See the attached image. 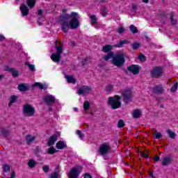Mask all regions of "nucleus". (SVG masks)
I'll return each mask as SVG.
<instances>
[{
  "instance_id": "052dcab7",
  "label": "nucleus",
  "mask_w": 178,
  "mask_h": 178,
  "mask_svg": "<svg viewBox=\"0 0 178 178\" xmlns=\"http://www.w3.org/2000/svg\"><path fill=\"white\" fill-rule=\"evenodd\" d=\"M88 60V58H87L82 60V65H83V66L87 65Z\"/></svg>"
},
{
  "instance_id": "603ef678",
  "label": "nucleus",
  "mask_w": 178,
  "mask_h": 178,
  "mask_svg": "<svg viewBox=\"0 0 178 178\" xmlns=\"http://www.w3.org/2000/svg\"><path fill=\"white\" fill-rule=\"evenodd\" d=\"M76 134L79 136V138H84V134H82L80 130L76 131Z\"/></svg>"
},
{
  "instance_id": "c03bdc74",
  "label": "nucleus",
  "mask_w": 178,
  "mask_h": 178,
  "mask_svg": "<svg viewBox=\"0 0 178 178\" xmlns=\"http://www.w3.org/2000/svg\"><path fill=\"white\" fill-rule=\"evenodd\" d=\"M113 90V85L110 84L105 87V91L106 92H110V91H112Z\"/></svg>"
},
{
  "instance_id": "f3484780",
  "label": "nucleus",
  "mask_w": 178,
  "mask_h": 178,
  "mask_svg": "<svg viewBox=\"0 0 178 178\" xmlns=\"http://www.w3.org/2000/svg\"><path fill=\"white\" fill-rule=\"evenodd\" d=\"M19 9L22 16H27V15H29L30 12L29 7H27V6H26L25 4H22L19 7Z\"/></svg>"
},
{
  "instance_id": "a18cd8bd",
  "label": "nucleus",
  "mask_w": 178,
  "mask_h": 178,
  "mask_svg": "<svg viewBox=\"0 0 178 178\" xmlns=\"http://www.w3.org/2000/svg\"><path fill=\"white\" fill-rule=\"evenodd\" d=\"M33 87H39L40 90H44V85L40 82H36L33 85Z\"/></svg>"
},
{
  "instance_id": "69168bd1",
  "label": "nucleus",
  "mask_w": 178,
  "mask_h": 178,
  "mask_svg": "<svg viewBox=\"0 0 178 178\" xmlns=\"http://www.w3.org/2000/svg\"><path fill=\"white\" fill-rule=\"evenodd\" d=\"M144 3H148L149 2V0H142Z\"/></svg>"
},
{
  "instance_id": "de8ad7c7",
  "label": "nucleus",
  "mask_w": 178,
  "mask_h": 178,
  "mask_svg": "<svg viewBox=\"0 0 178 178\" xmlns=\"http://www.w3.org/2000/svg\"><path fill=\"white\" fill-rule=\"evenodd\" d=\"M118 127H119L120 129L124 127V121H123V120H120L118 121Z\"/></svg>"
},
{
  "instance_id": "a878e982",
  "label": "nucleus",
  "mask_w": 178,
  "mask_h": 178,
  "mask_svg": "<svg viewBox=\"0 0 178 178\" xmlns=\"http://www.w3.org/2000/svg\"><path fill=\"white\" fill-rule=\"evenodd\" d=\"M65 79L67 80V82L70 84H74L76 81V79L73 77V76L66 75Z\"/></svg>"
},
{
  "instance_id": "79ce46f5",
  "label": "nucleus",
  "mask_w": 178,
  "mask_h": 178,
  "mask_svg": "<svg viewBox=\"0 0 178 178\" xmlns=\"http://www.w3.org/2000/svg\"><path fill=\"white\" fill-rule=\"evenodd\" d=\"M177 88H178V83L176 82L170 88V92H176L177 91Z\"/></svg>"
},
{
  "instance_id": "f257e3e1",
  "label": "nucleus",
  "mask_w": 178,
  "mask_h": 178,
  "mask_svg": "<svg viewBox=\"0 0 178 178\" xmlns=\"http://www.w3.org/2000/svg\"><path fill=\"white\" fill-rule=\"evenodd\" d=\"M72 19L70 22L68 21H59L61 31L63 33L66 34L69 32V29L71 30H76L80 27V20L79 17V14L76 12H72Z\"/></svg>"
},
{
  "instance_id": "864d4df0",
  "label": "nucleus",
  "mask_w": 178,
  "mask_h": 178,
  "mask_svg": "<svg viewBox=\"0 0 178 178\" xmlns=\"http://www.w3.org/2000/svg\"><path fill=\"white\" fill-rule=\"evenodd\" d=\"M142 156L143 158H145L146 159L149 158V154H148V152H146V153H142Z\"/></svg>"
},
{
  "instance_id": "9d476101",
  "label": "nucleus",
  "mask_w": 178,
  "mask_h": 178,
  "mask_svg": "<svg viewBox=\"0 0 178 178\" xmlns=\"http://www.w3.org/2000/svg\"><path fill=\"white\" fill-rule=\"evenodd\" d=\"M91 86H83L80 88L77 92L79 95H83L85 94H89L91 91Z\"/></svg>"
},
{
  "instance_id": "bf43d9fd",
  "label": "nucleus",
  "mask_w": 178,
  "mask_h": 178,
  "mask_svg": "<svg viewBox=\"0 0 178 178\" xmlns=\"http://www.w3.org/2000/svg\"><path fill=\"white\" fill-rule=\"evenodd\" d=\"M154 162H158L159 161H161V157L159 156H156L154 159Z\"/></svg>"
},
{
  "instance_id": "c9c22d12",
  "label": "nucleus",
  "mask_w": 178,
  "mask_h": 178,
  "mask_svg": "<svg viewBox=\"0 0 178 178\" xmlns=\"http://www.w3.org/2000/svg\"><path fill=\"white\" fill-rule=\"evenodd\" d=\"M131 47L134 51H136V49H138V48L141 47V44L134 42L132 44H131Z\"/></svg>"
},
{
  "instance_id": "774afa93",
  "label": "nucleus",
  "mask_w": 178,
  "mask_h": 178,
  "mask_svg": "<svg viewBox=\"0 0 178 178\" xmlns=\"http://www.w3.org/2000/svg\"><path fill=\"white\" fill-rule=\"evenodd\" d=\"M123 70L124 71V73H125V74H128V73H129V71H127V70H124V69H123Z\"/></svg>"
},
{
  "instance_id": "2f4dec72",
  "label": "nucleus",
  "mask_w": 178,
  "mask_h": 178,
  "mask_svg": "<svg viewBox=\"0 0 178 178\" xmlns=\"http://www.w3.org/2000/svg\"><path fill=\"white\" fill-rule=\"evenodd\" d=\"M26 4L30 9H32L35 6V0H27Z\"/></svg>"
},
{
  "instance_id": "e433bc0d",
  "label": "nucleus",
  "mask_w": 178,
  "mask_h": 178,
  "mask_svg": "<svg viewBox=\"0 0 178 178\" xmlns=\"http://www.w3.org/2000/svg\"><path fill=\"white\" fill-rule=\"evenodd\" d=\"M60 174L58 171H55L53 173H51L49 178H60Z\"/></svg>"
},
{
  "instance_id": "412c9836",
  "label": "nucleus",
  "mask_w": 178,
  "mask_h": 178,
  "mask_svg": "<svg viewBox=\"0 0 178 178\" xmlns=\"http://www.w3.org/2000/svg\"><path fill=\"white\" fill-rule=\"evenodd\" d=\"M56 147L57 149H65V148H67V145H66L65 142L59 140L58 142H57Z\"/></svg>"
},
{
  "instance_id": "3c124183",
  "label": "nucleus",
  "mask_w": 178,
  "mask_h": 178,
  "mask_svg": "<svg viewBox=\"0 0 178 178\" xmlns=\"http://www.w3.org/2000/svg\"><path fill=\"white\" fill-rule=\"evenodd\" d=\"M42 169L44 173H48V172H49V165H43Z\"/></svg>"
},
{
  "instance_id": "aec40b11",
  "label": "nucleus",
  "mask_w": 178,
  "mask_h": 178,
  "mask_svg": "<svg viewBox=\"0 0 178 178\" xmlns=\"http://www.w3.org/2000/svg\"><path fill=\"white\" fill-rule=\"evenodd\" d=\"M172 162H173V158L169 156L164 157V159L162 161V165L163 166H168V165H170Z\"/></svg>"
},
{
  "instance_id": "423d86ee",
  "label": "nucleus",
  "mask_w": 178,
  "mask_h": 178,
  "mask_svg": "<svg viewBox=\"0 0 178 178\" xmlns=\"http://www.w3.org/2000/svg\"><path fill=\"white\" fill-rule=\"evenodd\" d=\"M122 96L123 97L124 101L127 104L130 102L133 98V92L130 89H126L122 91Z\"/></svg>"
},
{
  "instance_id": "a19ab883",
  "label": "nucleus",
  "mask_w": 178,
  "mask_h": 178,
  "mask_svg": "<svg viewBox=\"0 0 178 178\" xmlns=\"http://www.w3.org/2000/svg\"><path fill=\"white\" fill-rule=\"evenodd\" d=\"M41 153V150L40 149V146H36L35 149L34 151V154L37 158L40 157V154Z\"/></svg>"
},
{
  "instance_id": "b1692460",
  "label": "nucleus",
  "mask_w": 178,
  "mask_h": 178,
  "mask_svg": "<svg viewBox=\"0 0 178 178\" xmlns=\"http://www.w3.org/2000/svg\"><path fill=\"white\" fill-rule=\"evenodd\" d=\"M19 97L16 95H13L10 97V102L8 103L9 108H10V106H12L13 104H15V102H17V99Z\"/></svg>"
},
{
  "instance_id": "338daca9",
  "label": "nucleus",
  "mask_w": 178,
  "mask_h": 178,
  "mask_svg": "<svg viewBox=\"0 0 178 178\" xmlns=\"http://www.w3.org/2000/svg\"><path fill=\"white\" fill-rule=\"evenodd\" d=\"M74 111L75 112H77V111H79V108H76V107H75V108H74Z\"/></svg>"
},
{
  "instance_id": "9b49d317",
  "label": "nucleus",
  "mask_w": 178,
  "mask_h": 178,
  "mask_svg": "<svg viewBox=\"0 0 178 178\" xmlns=\"http://www.w3.org/2000/svg\"><path fill=\"white\" fill-rule=\"evenodd\" d=\"M81 171L77 168H73L70 170L69 174L67 175L68 178H79Z\"/></svg>"
},
{
  "instance_id": "0eeeda50",
  "label": "nucleus",
  "mask_w": 178,
  "mask_h": 178,
  "mask_svg": "<svg viewBox=\"0 0 178 178\" xmlns=\"http://www.w3.org/2000/svg\"><path fill=\"white\" fill-rule=\"evenodd\" d=\"M127 69L128 72H130V73H132V74L136 76V74H138V73H140L141 66L139 65L132 64L131 66H128Z\"/></svg>"
},
{
  "instance_id": "f03ea898",
  "label": "nucleus",
  "mask_w": 178,
  "mask_h": 178,
  "mask_svg": "<svg viewBox=\"0 0 178 178\" xmlns=\"http://www.w3.org/2000/svg\"><path fill=\"white\" fill-rule=\"evenodd\" d=\"M122 97L120 95H115L114 97H109L108 99V104L111 106V109H119L122 106V102H120Z\"/></svg>"
},
{
  "instance_id": "393cba45",
  "label": "nucleus",
  "mask_w": 178,
  "mask_h": 178,
  "mask_svg": "<svg viewBox=\"0 0 178 178\" xmlns=\"http://www.w3.org/2000/svg\"><path fill=\"white\" fill-rule=\"evenodd\" d=\"M90 19L91 26H96V24H98V18L97 17V15H90Z\"/></svg>"
},
{
  "instance_id": "cd10ccee",
  "label": "nucleus",
  "mask_w": 178,
  "mask_h": 178,
  "mask_svg": "<svg viewBox=\"0 0 178 178\" xmlns=\"http://www.w3.org/2000/svg\"><path fill=\"white\" fill-rule=\"evenodd\" d=\"M27 165H29V168H30L31 169H34V168L37 166V161H35V160L34 159H30L29 160Z\"/></svg>"
},
{
  "instance_id": "72a5a7b5",
  "label": "nucleus",
  "mask_w": 178,
  "mask_h": 178,
  "mask_svg": "<svg viewBox=\"0 0 178 178\" xmlns=\"http://www.w3.org/2000/svg\"><path fill=\"white\" fill-rule=\"evenodd\" d=\"M56 152H58V150L55 149V147H50L48 150H47V154L49 155H54V154H56Z\"/></svg>"
},
{
  "instance_id": "2eb2a0df",
  "label": "nucleus",
  "mask_w": 178,
  "mask_h": 178,
  "mask_svg": "<svg viewBox=\"0 0 178 178\" xmlns=\"http://www.w3.org/2000/svg\"><path fill=\"white\" fill-rule=\"evenodd\" d=\"M70 19H71V20L73 19V17L72 16V13L71 14H67V13H64L62 15H60L59 17V22H67V20H69Z\"/></svg>"
},
{
  "instance_id": "6e6552de",
  "label": "nucleus",
  "mask_w": 178,
  "mask_h": 178,
  "mask_svg": "<svg viewBox=\"0 0 178 178\" xmlns=\"http://www.w3.org/2000/svg\"><path fill=\"white\" fill-rule=\"evenodd\" d=\"M111 151V146L108 143H103L99 148L100 155H106Z\"/></svg>"
},
{
  "instance_id": "bb28decb",
  "label": "nucleus",
  "mask_w": 178,
  "mask_h": 178,
  "mask_svg": "<svg viewBox=\"0 0 178 178\" xmlns=\"http://www.w3.org/2000/svg\"><path fill=\"white\" fill-rule=\"evenodd\" d=\"M130 42H129V40H120V42L117 44H115L114 47H115L116 48H123V46L126 44H129Z\"/></svg>"
},
{
  "instance_id": "680f3d73",
  "label": "nucleus",
  "mask_w": 178,
  "mask_h": 178,
  "mask_svg": "<svg viewBox=\"0 0 178 178\" xmlns=\"http://www.w3.org/2000/svg\"><path fill=\"white\" fill-rule=\"evenodd\" d=\"M149 176H150V177H153L154 176V172L149 170Z\"/></svg>"
},
{
  "instance_id": "f704fd0d",
  "label": "nucleus",
  "mask_w": 178,
  "mask_h": 178,
  "mask_svg": "<svg viewBox=\"0 0 178 178\" xmlns=\"http://www.w3.org/2000/svg\"><path fill=\"white\" fill-rule=\"evenodd\" d=\"M167 133H168L170 138H172V140H175V138H176V133L172 131L170 129L167 130Z\"/></svg>"
},
{
  "instance_id": "13d9d810",
  "label": "nucleus",
  "mask_w": 178,
  "mask_h": 178,
  "mask_svg": "<svg viewBox=\"0 0 178 178\" xmlns=\"http://www.w3.org/2000/svg\"><path fill=\"white\" fill-rule=\"evenodd\" d=\"M84 178H92V176H91L88 172H86L84 175Z\"/></svg>"
},
{
  "instance_id": "f8f14e48",
  "label": "nucleus",
  "mask_w": 178,
  "mask_h": 178,
  "mask_svg": "<svg viewBox=\"0 0 178 178\" xmlns=\"http://www.w3.org/2000/svg\"><path fill=\"white\" fill-rule=\"evenodd\" d=\"M153 94H163L165 92V87L161 85H157L152 88Z\"/></svg>"
},
{
  "instance_id": "4d7b16f0",
  "label": "nucleus",
  "mask_w": 178,
  "mask_h": 178,
  "mask_svg": "<svg viewBox=\"0 0 178 178\" xmlns=\"http://www.w3.org/2000/svg\"><path fill=\"white\" fill-rule=\"evenodd\" d=\"M44 14V10H42V9H39L38 10V15H39V16H41L42 15H43Z\"/></svg>"
},
{
  "instance_id": "ea45409f",
  "label": "nucleus",
  "mask_w": 178,
  "mask_h": 178,
  "mask_svg": "<svg viewBox=\"0 0 178 178\" xmlns=\"http://www.w3.org/2000/svg\"><path fill=\"white\" fill-rule=\"evenodd\" d=\"M1 133L4 137H8V136L10 134V131L6 129H1Z\"/></svg>"
},
{
  "instance_id": "c756f323",
  "label": "nucleus",
  "mask_w": 178,
  "mask_h": 178,
  "mask_svg": "<svg viewBox=\"0 0 178 178\" xmlns=\"http://www.w3.org/2000/svg\"><path fill=\"white\" fill-rule=\"evenodd\" d=\"M170 19L171 20L172 26H176V24H177V19H175V12L170 13Z\"/></svg>"
},
{
  "instance_id": "6e6d98bb",
  "label": "nucleus",
  "mask_w": 178,
  "mask_h": 178,
  "mask_svg": "<svg viewBox=\"0 0 178 178\" xmlns=\"http://www.w3.org/2000/svg\"><path fill=\"white\" fill-rule=\"evenodd\" d=\"M10 178H16V171L15 170L11 171V175Z\"/></svg>"
},
{
  "instance_id": "49530a36",
  "label": "nucleus",
  "mask_w": 178,
  "mask_h": 178,
  "mask_svg": "<svg viewBox=\"0 0 178 178\" xmlns=\"http://www.w3.org/2000/svg\"><path fill=\"white\" fill-rule=\"evenodd\" d=\"M83 109L85 111H88V109H90V102H88V101H85L83 104Z\"/></svg>"
},
{
  "instance_id": "39448f33",
  "label": "nucleus",
  "mask_w": 178,
  "mask_h": 178,
  "mask_svg": "<svg viewBox=\"0 0 178 178\" xmlns=\"http://www.w3.org/2000/svg\"><path fill=\"white\" fill-rule=\"evenodd\" d=\"M23 113L26 115V116H34V115H35V108H34L33 106L26 104L23 107Z\"/></svg>"
},
{
  "instance_id": "1a4fd4ad",
  "label": "nucleus",
  "mask_w": 178,
  "mask_h": 178,
  "mask_svg": "<svg viewBox=\"0 0 178 178\" xmlns=\"http://www.w3.org/2000/svg\"><path fill=\"white\" fill-rule=\"evenodd\" d=\"M44 102L48 106L54 105L55 104V101H56V99L54 97V95H47L43 98Z\"/></svg>"
},
{
  "instance_id": "5fc2aeb1",
  "label": "nucleus",
  "mask_w": 178,
  "mask_h": 178,
  "mask_svg": "<svg viewBox=\"0 0 178 178\" xmlns=\"http://www.w3.org/2000/svg\"><path fill=\"white\" fill-rule=\"evenodd\" d=\"M101 15L104 17H106V16H108V13H106V11H105V10L101 11Z\"/></svg>"
},
{
  "instance_id": "c85d7f7f",
  "label": "nucleus",
  "mask_w": 178,
  "mask_h": 178,
  "mask_svg": "<svg viewBox=\"0 0 178 178\" xmlns=\"http://www.w3.org/2000/svg\"><path fill=\"white\" fill-rule=\"evenodd\" d=\"M114 56H115V53H113V51H111L108 54L103 56V59L104 60L108 61L109 60V59H113Z\"/></svg>"
},
{
  "instance_id": "4be33fe9",
  "label": "nucleus",
  "mask_w": 178,
  "mask_h": 178,
  "mask_svg": "<svg viewBox=\"0 0 178 178\" xmlns=\"http://www.w3.org/2000/svg\"><path fill=\"white\" fill-rule=\"evenodd\" d=\"M17 89L21 92H26V91H29V87L26 86V83H21L18 85Z\"/></svg>"
},
{
  "instance_id": "dca6fc26",
  "label": "nucleus",
  "mask_w": 178,
  "mask_h": 178,
  "mask_svg": "<svg viewBox=\"0 0 178 178\" xmlns=\"http://www.w3.org/2000/svg\"><path fill=\"white\" fill-rule=\"evenodd\" d=\"M58 141V136L56 134L52 135L48 140L47 146L52 147L55 143Z\"/></svg>"
},
{
  "instance_id": "473e14b6",
  "label": "nucleus",
  "mask_w": 178,
  "mask_h": 178,
  "mask_svg": "<svg viewBox=\"0 0 178 178\" xmlns=\"http://www.w3.org/2000/svg\"><path fill=\"white\" fill-rule=\"evenodd\" d=\"M129 30L132 34H137L138 33V29L133 24L129 26Z\"/></svg>"
},
{
  "instance_id": "e2e57ef3",
  "label": "nucleus",
  "mask_w": 178,
  "mask_h": 178,
  "mask_svg": "<svg viewBox=\"0 0 178 178\" xmlns=\"http://www.w3.org/2000/svg\"><path fill=\"white\" fill-rule=\"evenodd\" d=\"M5 40V36L3 35H1V41H3Z\"/></svg>"
},
{
  "instance_id": "4468645a",
  "label": "nucleus",
  "mask_w": 178,
  "mask_h": 178,
  "mask_svg": "<svg viewBox=\"0 0 178 178\" xmlns=\"http://www.w3.org/2000/svg\"><path fill=\"white\" fill-rule=\"evenodd\" d=\"M5 70L6 72H10V73H12L13 77H14V79H17V77H19V71H16L15 68H10L9 67V66L6 65L5 67Z\"/></svg>"
},
{
  "instance_id": "37998d69",
  "label": "nucleus",
  "mask_w": 178,
  "mask_h": 178,
  "mask_svg": "<svg viewBox=\"0 0 178 178\" xmlns=\"http://www.w3.org/2000/svg\"><path fill=\"white\" fill-rule=\"evenodd\" d=\"M138 59L140 62H146L147 61V56H144V54H141L138 56Z\"/></svg>"
},
{
  "instance_id": "7ed1b4c3",
  "label": "nucleus",
  "mask_w": 178,
  "mask_h": 178,
  "mask_svg": "<svg viewBox=\"0 0 178 178\" xmlns=\"http://www.w3.org/2000/svg\"><path fill=\"white\" fill-rule=\"evenodd\" d=\"M126 56H127L126 54H117L114 55L112 59V63L117 67H121L126 62Z\"/></svg>"
},
{
  "instance_id": "6ab92c4d",
  "label": "nucleus",
  "mask_w": 178,
  "mask_h": 178,
  "mask_svg": "<svg viewBox=\"0 0 178 178\" xmlns=\"http://www.w3.org/2000/svg\"><path fill=\"white\" fill-rule=\"evenodd\" d=\"M112 49H113V46L111 44H106L103 47L102 52H104V54H109L112 52Z\"/></svg>"
},
{
  "instance_id": "8fccbe9b",
  "label": "nucleus",
  "mask_w": 178,
  "mask_h": 178,
  "mask_svg": "<svg viewBox=\"0 0 178 178\" xmlns=\"http://www.w3.org/2000/svg\"><path fill=\"white\" fill-rule=\"evenodd\" d=\"M124 31H126V29H124V27L123 26H120V28H118L117 33H118V34H123Z\"/></svg>"
},
{
  "instance_id": "0e129e2a",
  "label": "nucleus",
  "mask_w": 178,
  "mask_h": 178,
  "mask_svg": "<svg viewBox=\"0 0 178 178\" xmlns=\"http://www.w3.org/2000/svg\"><path fill=\"white\" fill-rule=\"evenodd\" d=\"M132 9L134 10H136V9H137V6H136V5H132Z\"/></svg>"
},
{
  "instance_id": "4c0bfd02",
  "label": "nucleus",
  "mask_w": 178,
  "mask_h": 178,
  "mask_svg": "<svg viewBox=\"0 0 178 178\" xmlns=\"http://www.w3.org/2000/svg\"><path fill=\"white\" fill-rule=\"evenodd\" d=\"M3 172H5V173H9V172H10V165L8 164L3 165Z\"/></svg>"
},
{
  "instance_id": "a211bd4d",
  "label": "nucleus",
  "mask_w": 178,
  "mask_h": 178,
  "mask_svg": "<svg viewBox=\"0 0 178 178\" xmlns=\"http://www.w3.org/2000/svg\"><path fill=\"white\" fill-rule=\"evenodd\" d=\"M51 60L55 62L56 63H59L60 62V59H62V56L60 54H58L56 53H53L50 56Z\"/></svg>"
},
{
  "instance_id": "5701e85b",
  "label": "nucleus",
  "mask_w": 178,
  "mask_h": 178,
  "mask_svg": "<svg viewBox=\"0 0 178 178\" xmlns=\"http://www.w3.org/2000/svg\"><path fill=\"white\" fill-rule=\"evenodd\" d=\"M35 140V136L33 135L28 134L26 136V141L28 145H30V144H31V143H33V141H34Z\"/></svg>"
},
{
  "instance_id": "09e8293b",
  "label": "nucleus",
  "mask_w": 178,
  "mask_h": 178,
  "mask_svg": "<svg viewBox=\"0 0 178 178\" xmlns=\"http://www.w3.org/2000/svg\"><path fill=\"white\" fill-rule=\"evenodd\" d=\"M154 136V138H156V140H159L162 138V134L161 132H156Z\"/></svg>"
},
{
  "instance_id": "20e7f679",
  "label": "nucleus",
  "mask_w": 178,
  "mask_h": 178,
  "mask_svg": "<svg viewBox=\"0 0 178 178\" xmlns=\"http://www.w3.org/2000/svg\"><path fill=\"white\" fill-rule=\"evenodd\" d=\"M163 67L161 66H155L150 71V76L152 79H160L163 76Z\"/></svg>"
},
{
  "instance_id": "7c9ffc66",
  "label": "nucleus",
  "mask_w": 178,
  "mask_h": 178,
  "mask_svg": "<svg viewBox=\"0 0 178 178\" xmlns=\"http://www.w3.org/2000/svg\"><path fill=\"white\" fill-rule=\"evenodd\" d=\"M141 117V111L137 109L134 111L133 113V118H134V119H138V118Z\"/></svg>"
},
{
  "instance_id": "ddd939ff",
  "label": "nucleus",
  "mask_w": 178,
  "mask_h": 178,
  "mask_svg": "<svg viewBox=\"0 0 178 178\" xmlns=\"http://www.w3.org/2000/svg\"><path fill=\"white\" fill-rule=\"evenodd\" d=\"M55 49L56 54L58 55H62V54H63V44L61 42H59L58 45V40L55 41Z\"/></svg>"
},
{
  "instance_id": "58836bf2",
  "label": "nucleus",
  "mask_w": 178,
  "mask_h": 178,
  "mask_svg": "<svg viewBox=\"0 0 178 178\" xmlns=\"http://www.w3.org/2000/svg\"><path fill=\"white\" fill-rule=\"evenodd\" d=\"M25 66H28L29 70H31V72H35V65H33V64H30L29 63H25Z\"/></svg>"
}]
</instances>
